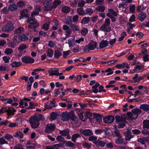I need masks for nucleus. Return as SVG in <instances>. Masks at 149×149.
Instances as JSON below:
<instances>
[{
  "mask_svg": "<svg viewBox=\"0 0 149 149\" xmlns=\"http://www.w3.org/2000/svg\"><path fill=\"white\" fill-rule=\"evenodd\" d=\"M130 11L132 13H134L135 8V5L130 4Z\"/></svg>",
  "mask_w": 149,
  "mask_h": 149,
  "instance_id": "obj_56",
  "label": "nucleus"
},
{
  "mask_svg": "<svg viewBox=\"0 0 149 149\" xmlns=\"http://www.w3.org/2000/svg\"><path fill=\"white\" fill-rule=\"evenodd\" d=\"M81 136L79 134H73L72 136L71 139L72 141L73 142H75L76 139L78 137H80Z\"/></svg>",
  "mask_w": 149,
  "mask_h": 149,
  "instance_id": "obj_30",
  "label": "nucleus"
},
{
  "mask_svg": "<svg viewBox=\"0 0 149 149\" xmlns=\"http://www.w3.org/2000/svg\"><path fill=\"white\" fill-rule=\"evenodd\" d=\"M20 37L21 41H25L28 39V37H27L24 34H23L20 36Z\"/></svg>",
  "mask_w": 149,
  "mask_h": 149,
  "instance_id": "obj_60",
  "label": "nucleus"
},
{
  "mask_svg": "<svg viewBox=\"0 0 149 149\" xmlns=\"http://www.w3.org/2000/svg\"><path fill=\"white\" fill-rule=\"evenodd\" d=\"M112 134L113 136H116L118 137L121 136L120 135V132L117 130L114 131L112 133Z\"/></svg>",
  "mask_w": 149,
  "mask_h": 149,
  "instance_id": "obj_64",
  "label": "nucleus"
},
{
  "mask_svg": "<svg viewBox=\"0 0 149 149\" xmlns=\"http://www.w3.org/2000/svg\"><path fill=\"white\" fill-rule=\"evenodd\" d=\"M85 1L83 0H80L78 3V6L79 7H82L84 6Z\"/></svg>",
  "mask_w": 149,
  "mask_h": 149,
  "instance_id": "obj_55",
  "label": "nucleus"
},
{
  "mask_svg": "<svg viewBox=\"0 0 149 149\" xmlns=\"http://www.w3.org/2000/svg\"><path fill=\"white\" fill-rule=\"evenodd\" d=\"M131 127H128L127 129V131L125 132L124 133V134L125 135V140L129 141L134 136L131 135V132L130 130H131Z\"/></svg>",
  "mask_w": 149,
  "mask_h": 149,
  "instance_id": "obj_9",
  "label": "nucleus"
},
{
  "mask_svg": "<svg viewBox=\"0 0 149 149\" xmlns=\"http://www.w3.org/2000/svg\"><path fill=\"white\" fill-rule=\"evenodd\" d=\"M59 134L62 136H67V138L68 139H70L71 138L69 135V130L68 129L63 130H60Z\"/></svg>",
  "mask_w": 149,
  "mask_h": 149,
  "instance_id": "obj_12",
  "label": "nucleus"
},
{
  "mask_svg": "<svg viewBox=\"0 0 149 149\" xmlns=\"http://www.w3.org/2000/svg\"><path fill=\"white\" fill-rule=\"evenodd\" d=\"M108 43L109 42L107 40H102L99 44L100 48L102 49L107 47L108 45Z\"/></svg>",
  "mask_w": 149,
  "mask_h": 149,
  "instance_id": "obj_17",
  "label": "nucleus"
},
{
  "mask_svg": "<svg viewBox=\"0 0 149 149\" xmlns=\"http://www.w3.org/2000/svg\"><path fill=\"white\" fill-rule=\"evenodd\" d=\"M14 29V26L11 22H9L6 24L2 27V30L3 31L9 32L12 31Z\"/></svg>",
  "mask_w": 149,
  "mask_h": 149,
  "instance_id": "obj_5",
  "label": "nucleus"
},
{
  "mask_svg": "<svg viewBox=\"0 0 149 149\" xmlns=\"http://www.w3.org/2000/svg\"><path fill=\"white\" fill-rule=\"evenodd\" d=\"M53 22L54 24V26H52L53 29L54 30L57 29L58 28L57 26L59 24L58 20L56 19H54L53 20Z\"/></svg>",
  "mask_w": 149,
  "mask_h": 149,
  "instance_id": "obj_25",
  "label": "nucleus"
},
{
  "mask_svg": "<svg viewBox=\"0 0 149 149\" xmlns=\"http://www.w3.org/2000/svg\"><path fill=\"white\" fill-rule=\"evenodd\" d=\"M50 24V22L49 21L47 22L45 24L43 25V27L44 29L46 30H47L49 29V27Z\"/></svg>",
  "mask_w": 149,
  "mask_h": 149,
  "instance_id": "obj_47",
  "label": "nucleus"
},
{
  "mask_svg": "<svg viewBox=\"0 0 149 149\" xmlns=\"http://www.w3.org/2000/svg\"><path fill=\"white\" fill-rule=\"evenodd\" d=\"M100 30L104 32H109L110 31L111 29L110 27L102 25L100 28Z\"/></svg>",
  "mask_w": 149,
  "mask_h": 149,
  "instance_id": "obj_19",
  "label": "nucleus"
},
{
  "mask_svg": "<svg viewBox=\"0 0 149 149\" xmlns=\"http://www.w3.org/2000/svg\"><path fill=\"white\" fill-rule=\"evenodd\" d=\"M8 143V142L6 141L5 139H4L3 137H2L0 138V144L2 145L4 144Z\"/></svg>",
  "mask_w": 149,
  "mask_h": 149,
  "instance_id": "obj_63",
  "label": "nucleus"
},
{
  "mask_svg": "<svg viewBox=\"0 0 149 149\" xmlns=\"http://www.w3.org/2000/svg\"><path fill=\"white\" fill-rule=\"evenodd\" d=\"M82 146L84 148H86L88 149L90 148L91 147L90 144L86 142H84L83 143Z\"/></svg>",
  "mask_w": 149,
  "mask_h": 149,
  "instance_id": "obj_61",
  "label": "nucleus"
},
{
  "mask_svg": "<svg viewBox=\"0 0 149 149\" xmlns=\"http://www.w3.org/2000/svg\"><path fill=\"white\" fill-rule=\"evenodd\" d=\"M88 31V30L87 28H83L81 30L80 32L81 34L85 36Z\"/></svg>",
  "mask_w": 149,
  "mask_h": 149,
  "instance_id": "obj_54",
  "label": "nucleus"
},
{
  "mask_svg": "<svg viewBox=\"0 0 149 149\" xmlns=\"http://www.w3.org/2000/svg\"><path fill=\"white\" fill-rule=\"evenodd\" d=\"M66 147H69L73 148L74 146V144L70 141H69L65 143Z\"/></svg>",
  "mask_w": 149,
  "mask_h": 149,
  "instance_id": "obj_49",
  "label": "nucleus"
},
{
  "mask_svg": "<svg viewBox=\"0 0 149 149\" xmlns=\"http://www.w3.org/2000/svg\"><path fill=\"white\" fill-rule=\"evenodd\" d=\"M90 21V17H84L82 19L81 23L82 24H86L88 23Z\"/></svg>",
  "mask_w": 149,
  "mask_h": 149,
  "instance_id": "obj_31",
  "label": "nucleus"
},
{
  "mask_svg": "<svg viewBox=\"0 0 149 149\" xmlns=\"http://www.w3.org/2000/svg\"><path fill=\"white\" fill-rule=\"evenodd\" d=\"M55 127L54 124H48L46 126L45 132L48 134L52 133L54 131Z\"/></svg>",
  "mask_w": 149,
  "mask_h": 149,
  "instance_id": "obj_7",
  "label": "nucleus"
},
{
  "mask_svg": "<svg viewBox=\"0 0 149 149\" xmlns=\"http://www.w3.org/2000/svg\"><path fill=\"white\" fill-rule=\"evenodd\" d=\"M70 27L73 31H79V32L80 30L79 28V27L78 26L74 24H72L70 25Z\"/></svg>",
  "mask_w": 149,
  "mask_h": 149,
  "instance_id": "obj_24",
  "label": "nucleus"
},
{
  "mask_svg": "<svg viewBox=\"0 0 149 149\" xmlns=\"http://www.w3.org/2000/svg\"><path fill=\"white\" fill-rule=\"evenodd\" d=\"M80 132L86 136H89L93 135L92 130L90 129H85L83 130H80Z\"/></svg>",
  "mask_w": 149,
  "mask_h": 149,
  "instance_id": "obj_11",
  "label": "nucleus"
},
{
  "mask_svg": "<svg viewBox=\"0 0 149 149\" xmlns=\"http://www.w3.org/2000/svg\"><path fill=\"white\" fill-rule=\"evenodd\" d=\"M94 144L97 146H100L102 148L104 147L107 144L106 142L103 141L99 140H97L96 141L94 142Z\"/></svg>",
  "mask_w": 149,
  "mask_h": 149,
  "instance_id": "obj_16",
  "label": "nucleus"
},
{
  "mask_svg": "<svg viewBox=\"0 0 149 149\" xmlns=\"http://www.w3.org/2000/svg\"><path fill=\"white\" fill-rule=\"evenodd\" d=\"M17 6L15 4L10 6L8 7V9L11 11H13L17 9Z\"/></svg>",
  "mask_w": 149,
  "mask_h": 149,
  "instance_id": "obj_29",
  "label": "nucleus"
},
{
  "mask_svg": "<svg viewBox=\"0 0 149 149\" xmlns=\"http://www.w3.org/2000/svg\"><path fill=\"white\" fill-rule=\"evenodd\" d=\"M61 2L60 0H55L53 3V8H55L58 5L61 4Z\"/></svg>",
  "mask_w": 149,
  "mask_h": 149,
  "instance_id": "obj_27",
  "label": "nucleus"
},
{
  "mask_svg": "<svg viewBox=\"0 0 149 149\" xmlns=\"http://www.w3.org/2000/svg\"><path fill=\"white\" fill-rule=\"evenodd\" d=\"M69 117L73 121L77 120V118L74 114V111H71L69 113Z\"/></svg>",
  "mask_w": 149,
  "mask_h": 149,
  "instance_id": "obj_22",
  "label": "nucleus"
},
{
  "mask_svg": "<svg viewBox=\"0 0 149 149\" xmlns=\"http://www.w3.org/2000/svg\"><path fill=\"white\" fill-rule=\"evenodd\" d=\"M141 113V111L139 109H133L132 112H128L127 113L128 120L136 119L138 117V115Z\"/></svg>",
  "mask_w": 149,
  "mask_h": 149,
  "instance_id": "obj_1",
  "label": "nucleus"
},
{
  "mask_svg": "<svg viewBox=\"0 0 149 149\" xmlns=\"http://www.w3.org/2000/svg\"><path fill=\"white\" fill-rule=\"evenodd\" d=\"M14 136L15 137H19L20 139H22L23 137V134L21 132H17L15 133Z\"/></svg>",
  "mask_w": 149,
  "mask_h": 149,
  "instance_id": "obj_32",
  "label": "nucleus"
},
{
  "mask_svg": "<svg viewBox=\"0 0 149 149\" xmlns=\"http://www.w3.org/2000/svg\"><path fill=\"white\" fill-rule=\"evenodd\" d=\"M57 116H58V114L56 112H52L50 115L51 120H53L56 119Z\"/></svg>",
  "mask_w": 149,
  "mask_h": 149,
  "instance_id": "obj_40",
  "label": "nucleus"
},
{
  "mask_svg": "<svg viewBox=\"0 0 149 149\" xmlns=\"http://www.w3.org/2000/svg\"><path fill=\"white\" fill-rule=\"evenodd\" d=\"M22 61L24 63L31 64L34 62V59L30 56H25L22 58Z\"/></svg>",
  "mask_w": 149,
  "mask_h": 149,
  "instance_id": "obj_8",
  "label": "nucleus"
},
{
  "mask_svg": "<svg viewBox=\"0 0 149 149\" xmlns=\"http://www.w3.org/2000/svg\"><path fill=\"white\" fill-rule=\"evenodd\" d=\"M22 63L20 62H13L11 64L12 67L13 68L18 67L21 65Z\"/></svg>",
  "mask_w": 149,
  "mask_h": 149,
  "instance_id": "obj_35",
  "label": "nucleus"
},
{
  "mask_svg": "<svg viewBox=\"0 0 149 149\" xmlns=\"http://www.w3.org/2000/svg\"><path fill=\"white\" fill-rule=\"evenodd\" d=\"M85 14H91L93 13V10L91 8H87V9L85 11Z\"/></svg>",
  "mask_w": 149,
  "mask_h": 149,
  "instance_id": "obj_62",
  "label": "nucleus"
},
{
  "mask_svg": "<svg viewBox=\"0 0 149 149\" xmlns=\"http://www.w3.org/2000/svg\"><path fill=\"white\" fill-rule=\"evenodd\" d=\"M63 29L65 31L66 36L68 37H69L72 33L71 29L69 28L68 26L66 25H64L63 26Z\"/></svg>",
  "mask_w": 149,
  "mask_h": 149,
  "instance_id": "obj_10",
  "label": "nucleus"
},
{
  "mask_svg": "<svg viewBox=\"0 0 149 149\" xmlns=\"http://www.w3.org/2000/svg\"><path fill=\"white\" fill-rule=\"evenodd\" d=\"M105 7L103 6H99L96 8V10L99 12H103L105 10Z\"/></svg>",
  "mask_w": 149,
  "mask_h": 149,
  "instance_id": "obj_45",
  "label": "nucleus"
},
{
  "mask_svg": "<svg viewBox=\"0 0 149 149\" xmlns=\"http://www.w3.org/2000/svg\"><path fill=\"white\" fill-rule=\"evenodd\" d=\"M64 144L63 143H60L58 144L53 145V146L54 149L56 148H59L62 147Z\"/></svg>",
  "mask_w": 149,
  "mask_h": 149,
  "instance_id": "obj_58",
  "label": "nucleus"
},
{
  "mask_svg": "<svg viewBox=\"0 0 149 149\" xmlns=\"http://www.w3.org/2000/svg\"><path fill=\"white\" fill-rule=\"evenodd\" d=\"M27 48V46L25 44L20 45L18 48V49L20 51H23L24 49Z\"/></svg>",
  "mask_w": 149,
  "mask_h": 149,
  "instance_id": "obj_48",
  "label": "nucleus"
},
{
  "mask_svg": "<svg viewBox=\"0 0 149 149\" xmlns=\"http://www.w3.org/2000/svg\"><path fill=\"white\" fill-rule=\"evenodd\" d=\"M15 111L13 108H9L7 111V112L8 113V116L13 115Z\"/></svg>",
  "mask_w": 149,
  "mask_h": 149,
  "instance_id": "obj_33",
  "label": "nucleus"
},
{
  "mask_svg": "<svg viewBox=\"0 0 149 149\" xmlns=\"http://www.w3.org/2000/svg\"><path fill=\"white\" fill-rule=\"evenodd\" d=\"M52 3L51 0H45L43 3V10L46 11L51 10L53 8V5H51Z\"/></svg>",
  "mask_w": 149,
  "mask_h": 149,
  "instance_id": "obj_6",
  "label": "nucleus"
},
{
  "mask_svg": "<svg viewBox=\"0 0 149 149\" xmlns=\"http://www.w3.org/2000/svg\"><path fill=\"white\" fill-rule=\"evenodd\" d=\"M25 5V3L24 2L20 0L17 2V7H20L21 8H22Z\"/></svg>",
  "mask_w": 149,
  "mask_h": 149,
  "instance_id": "obj_38",
  "label": "nucleus"
},
{
  "mask_svg": "<svg viewBox=\"0 0 149 149\" xmlns=\"http://www.w3.org/2000/svg\"><path fill=\"white\" fill-rule=\"evenodd\" d=\"M62 11L63 12L67 13L70 11V8L67 6H65L63 8H62Z\"/></svg>",
  "mask_w": 149,
  "mask_h": 149,
  "instance_id": "obj_53",
  "label": "nucleus"
},
{
  "mask_svg": "<svg viewBox=\"0 0 149 149\" xmlns=\"http://www.w3.org/2000/svg\"><path fill=\"white\" fill-rule=\"evenodd\" d=\"M94 117L96 119V120L99 123H100L102 121V117L101 115L98 113H93Z\"/></svg>",
  "mask_w": 149,
  "mask_h": 149,
  "instance_id": "obj_21",
  "label": "nucleus"
},
{
  "mask_svg": "<svg viewBox=\"0 0 149 149\" xmlns=\"http://www.w3.org/2000/svg\"><path fill=\"white\" fill-rule=\"evenodd\" d=\"M13 52V50L12 49L10 48H6L4 52V53L7 55H9L11 54Z\"/></svg>",
  "mask_w": 149,
  "mask_h": 149,
  "instance_id": "obj_52",
  "label": "nucleus"
},
{
  "mask_svg": "<svg viewBox=\"0 0 149 149\" xmlns=\"http://www.w3.org/2000/svg\"><path fill=\"white\" fill-rule=\"evenodd\" d=\"M54 52L53 50L49 48L47 51V56L50 57H52L53 55Z\"/></svg>",
  "mask_w": 149,
  "mask_h": 149,
  "instance_id": "obj_37",
  "label": "nucleus"
},
{
  "mask_svg": "<svg viewBox=\"0 0 149 149\" xmlns=\"http://www.w3.org/2000/svg\"><path fill=\"white\" fill-rule=\"evenodd\" d=\"M65 23L68 25H71L72 23V20L71 18H68L65 19Z\"/></svg>",
  "mask_w": 149,
  "mask_h": 149,
  "instance_id": "obj_57",
  "label": "nucleus"
},
{
  "mask_svg": "<svg viewBox=\"0 0 149 149\" xmlns=\"http://www.w3.org/2000/svg\"><path fill=\"white\" fill-rule=\"evenodd\" d=\"M146 17V14L144 12H141L138 15V19L141 21H143Z\"/></svg>",
  "mask_w": 149,
  "mask_h": 149,
  "instance_id": "obj_18",
  "label": "nucleus"
},
{
  "mask_svg": "<svg viewBox=\"0 0 149 149\" xmlns=\"http://www.w3.org/2000/svg\"><path fill=\"white\" fill-rule=\"evenodd\" d=\"M56 139L58 141L61 142H63L64 143L65 142L64 139L63 137L61 135L58 136L56 137Z\"/></svg>",
  "mask_w": 149,
  "mask_h": 149,
  "instance_id": "obj_44",
  "label": "nucleus"
},
{
  "mask_svg": "<svg viewBox=\"0 0 149 149\" xmlns=\"http://www.w3.org/2000/svg\"><path fill=\"white\" fill-rule=\"evenodd\" d=\"M61 120L63 121H67L70 119L69 113L68 112H64L61 115Z\"/></svg>",
  "mask_w": 149,
  "mask_h": 149,
  "instance_id": "obj_13",
  "label": "nucleus"
},
{
  "mask_svg": "<svg viewBox=\"0 0 149 149\" xmlns=\"http://www.w3.org/2000/svg\"><path fill=\"white\" fill-rule=\"evenodd\" d=\"M124 141V139L122 138V136H121L118 137V138L116 140L115 142L117 144H121L123 143Z\"/></svg>",
  "mask_w": 149,
  "mask_h": 149,
  "instance_id": "obj_39",
  "label": "nucleus"
},
{
  "mask_svg": "<svg viewBox=\"0 0 149 149\" xmlns=\"http://www.w3.org/2000/svg\"><path fill=\"white\" fill-rule=\"evenodd\" d=\"M139 108L146 111H149V104H142L140 105Z\"/></svg>",
  "mask_w": 149,
  "mask_h": 149,
  "instance_id": "obj_23",
  "label": "nucleus"
},
{
  "mask_svg": "<svg viewBox=\"0 0 149 149\" xmlns=\"http://www.w3.org/2000/svg\"><path fill=\"white\" fill-rule=\"evenodd\" d=\"M20 18H23L24 17L29 18L30 16L29 14H28V12L26 9H23L20 12Z\"/></svg>",
  "mask_w": 149,
  "mask_h": 149,
  "instance_id": "obj_15",
  "label": "nucleus"
},
{
  "mask_svg": "<svg viewBox=\"0 0 149 149\" xmlns=\"http://www.w3.org/2000/svg\"><path fill=\"white\" fill-rule=\"evenodd\" d=\"M97 45V42L92 41L90 42L88 45L84 47L83 48V50L84 52H89L90 50H94L96 47Z\"/></svg>",
  "mask_w": 149,
  "mask_h": 149,
  "instance_id": "obj_4",
  "label": "nucleus"
},
{
  "mask_svg": "<svg viewBox=\"0 0 149 149\" xmlns=\"http://www.w3.org/2000/svg\"><path fill=\"white\" fill-rule=\"evenodd\" d=\"M97 136H91L88 138V139L90 141H93V142L94 143V141H97Z\"/></svg>",
  "mask_w": 149,
  "mask_h": 149,
  "instance_id": "obj_51",
  "label": "nucleus"
},
{
  "mask_svg": "<svg viewBox=\"0 0 149 149\" xmlns=\"http://www.w3.org/2000/svg\"><path fill=\"white\" fill-rule=\"evenodd\" d=\"M110 20L109 18L106 19L104 23L102 25L105 26H109L110 25Z\"/></svg>",
  "mask_w": 149,
  "mask_h": 149,
  "instance_id": "obj_59",
  "label": "nucleus"
},
{
  "mask_svg": "<svg viewBox=\"0 0 149 149\" xmlns=\"http://www.w3.org/2000/svg\"><path fill=\"white\" fill-rule=\"evenodd\" d=\"M114 120V118L112 116H109L105 117L104 119V122L107 123H112Z\"/></svg>",
  "mask_w": 149,
  "mask_h": 149,
  "instance_id": "obj_14",
  "label": "nucleus"
},
{
  "mask_svg": "<svg viewBox=\"0 0 149 149\" xmlns=\"http://www.w3.org/2000/svg\"><path fill=\"white\" fill-rule=\"evenodd\" d=\"M83 112H80L79 111L78 112V115L80 118V119L82 121H84L86 120V116H83Z\"/></svg>",
  "mask_w": 149,
  "mask_h": 149,
  "instance_id": "obj_28",
  "label": "nucleus"
},
{
  "mask_svg": "<svg viewBox=\"0 0 149 149\" xmlns=\"http://www.w3.org/2000/svg\"><path fill=\"white\" fill-rule=\"evenodd\" d=\"M143 127L149 129V120H144L143 123Z\"/></svg>",
  "mask_w": 149,
  "mask_h": 149,
  "instance_id": "obj_41",
  "label": "nucleus"
},
{
  "mask_svg": "<svg viewBox=\"0 0 149 149\" xmlns=\"http://www.w3.org/2000/svg\"><path fill=\"white\" fill-rule=\"evenodd\" d=\"M29 121L31 127L33 128H36L39 126V120L37 116H34L31 117L29 118Z\"/></svg>",
  "mask_w": 149,
  "mask_h": 149,
  "instance_id": "obj_3",
  "label": "nucleus"
},
{
  "mask_svg": "<svg viewBox=\"0 0 149 149\" xmlns=\"http://www.w3.org/2000/svg\"><path fill=\"white\" fill-rule=\"evenodd\" d=\"M27 22L30 24L28 26L29 28L33 29L35 32L38 31L36 29L39 26V24L35 20L33 16L31 15V17L29 18Z\"/></svg>",
  "mask_w": 149,
  "mask_h": 149,
  "instance_id": "obj_2",
  "label": "nucleus"
},
{
  "mask_svg": "<svg viewBox=\"0 0 149 149\" xmlns=\"http://www.w3.org/2000/svg\"><path fill=\"white\" fill-rule=\"evenodd\" d=\"M62 56V54L60 51L58 50H56L54 52V57L56 58H58L59 57Z\"/></svg>",
  "mask_w": 149,
  "mask_h": 149,
  "instance_id": "obj_36",
  "label": "nucleus"
},
{
  "mask_svg": "<svg viewBox=\"0 0 149 149\" xmlns=\"http://www.w3.org/2000/svg\"><path fill=\"white\" fill-rule=\"evenodd\" d=\"M116 121L117 123L124 122V119L122 117H120L118 115L115 116Z\"/></svg>",
  "mask_w": 149,
  "mask_h": 149,
  "instance_id": "obj_34",
  "label": "nucleus"
},
{
  "mask_svg": "<svg viewBox=\"0 0 149 149\" xmlns=\"http://www.w3.org/2000/svg\"><path fill=\"white\" fill-rule=\"evenodd\" d=\"M13 41L15 42H19L21 41L20 36H15L14 37Z\"/></svg>",
  "mask_w": 149,
  "mask_h": 149,
  "instance_id": "obj_46",
  "label": "nucleus"
},
{
  "mask_svg": "<svg viewBox=\"0 0 149 149\" xmlns=\"http://www.w3.org/2000/svg\"><path fill=\"white\" fill-rule=\"evenodd\" d=\"M24 29L22 27H19L17 29H15L14 31V33L15 34L18 35L19 33L23 32Z\"/></svg>",
  "mask_w": 149,
  "mask_h": 149,
  "instance_id": "obj_26",
  "label": "nucleus"
},
{
  "mask_svg": "<svg viewBox=\"0 0 149 149\" xmlns=\"http://www.w3.org/2000/svg\"><path fill=\"white\" fill-rule=\"evenodd\" d=\"M14 149H24L23 146L20 143H18L15 145L14 148Z\"/></svg>",
  "mask_w": 149,
  "mask_h": 149,
  "instance_id": "obj_50",
  "label": "nucleus"
},
{
  "mask_svg": "<svg viewBox=\"0 0 149 149\" xmlns=\"http://www.w3.org/2000/svg\"><path fill=\"white\" fill-rule=\"evenodd\" d=\"M108 13L106 14V15L108 16V15H113L115 17H117L118 16V14L113 9H110L108 10Z\"/></svg>",
  "mask_w": 149,
  "mask_h": 149,
  "instance_id": "obj_20",
  "label": "nucleus"
},
{
  "mask_svg": "<svg viewBox=\"0 0 149 149\" xmlns=\"http://www.w3.org/2000/svg\"><path fill=\"white\" fill-rule=\"evenodd\" d=\"M77 13L80 15H83L85 14L83 9L82 8H79L77 9Z\"/></svg>",
  "mask_w": 149,
  "mask_h": 149,
  "instance_id": "obj_43",
  "label": "nucleus"
},
{
  "mask_svg": "<svg viewBox=\"0 0 149 149\" xmlns=\"http://www.w3.org/2000/svg\"><path fill=\"white\" fill-rule=\"evenodd\" d=\"M58 70H53L51 71H49V75L51 76L56 75L58 76Z\"/></svg>",
  "mask_w": 149,
  "mask_h": 149,
  "instance_id": "obj_42",
  "label": "nucleus"
}]
</instances>
